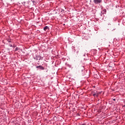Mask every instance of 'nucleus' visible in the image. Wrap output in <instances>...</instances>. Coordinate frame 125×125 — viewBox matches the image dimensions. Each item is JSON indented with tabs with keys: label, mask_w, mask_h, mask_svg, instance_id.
I'll return each instance as SVG.
<instances>
[{
	"label": "nucleus",
	"mask_w": 125,
	"mask_h": 125,
	"mask_svg": "<svg viewBox=\"0 0 125 125\" xmlns=\"http://www.w3.org/2000/svg\"><path fill=\"white\" fill-rule=\"evenodd\" d=\"M91 94L92 95H93V96H94V97L96 98H97L98 97V95H99V94H98L97 92H92Z\"/></svg>",
	"instance_id": "nucleus-1"
},
{
	"label": "nucleus",
	"mask_w": 125,
	"mask_h": 125,
	"mask_svg": "<svg viewBox=\"0 0 125 125\" xmlns=\"http://www.w3.org/2000/svg\"><path fill=\"white\" fill-rule=\"evenodd\" d=\"M95 4H99L102 2V0H93Z\"/></svg>",
	"instance_id": "nucleus-2"
},
{
	"label": "nucleus",
	"mask_w": 125,
	"mask_h": 125,
	"mask_svg": "<svg viewBox=\"0 0 125 125\" xmlns=\"http://www.w3.org/2000/svg\"><path fill=\"white\" fill-rule=\"evenodd\" d=\"M36 68H39V69H40L41 70H44V67H43L42 66V65H39L36 66Z\"/></svg>",
	"instance_id": "nucleus-3"
},
{
	"label": "nucleus",
	"mask_w": 125,
	"mask_h": 125,
	"mask_svg": "<svg viewBox=\"0 0 125 125\" xmlns=\"http://www.w3.org/2000/svg\"><path fill=\"white\" fill-rule=\"evenodd\" d=\"M106 12H107L106 9H104L101 11V13H102V14H106Z\"/></svg>",
	"instance_id": "nucleus-4"
},
{
	"label": "nucleus",
	"mask_w": 125,
	"mask_h": 125,
	"mask_svg": "<svg viewBox=\"0 0 125 125\" xmlns=\"http://www.w3.org/2000/svg\"><path fill=\"white\" fill-rule=\"evenodd\" d=\"M48 29H49V28L47 26H46L43 28L44 31H46Z\"/></svg>",
	"instance_id": "nucleus-5"
},
{
	"label": "nucleus",
	"mask_w": 125,
	"mask_h": 125,
	"mask_svg": "<svg viewBox=\"0 0 125 125\" xmlns=\"http://www.w3.org/2000/svg\"><path fill=\"white\" fill-rule=\"evenodd\" d=\"M17 50H18V48H16V49H15V51H17Z\"/></svg>",
	"instance_id": "nucleus-6"
},
{
	"label": "nucleus",
	"mask_w": 125,
	"mask_h": 125,
	"mask_svg": "<svg viewBox=\"0 0 125 125\" xmlns=\"http://www.w3.org/2000/svg\"><path fill=\"white\" fill-rule=\"evenodd\" d=\"M32 2H33L34 4H36L35 1H32Z\"/></svg>",
	"instance_id": "nucleus-7"
},
{
	"label": "nucleus",
	"mask_w": 125,
	"mask_h": 125,
	"mask_svg": "<svg viewBox=\"0 0 125 125\" xmlns=\"http://www.w3.org/2000/svg\"><path fill=\"white\" fill-rule=\"evenodd\" d=\"M75 53H76V54H77V55H78V53H79V51L75 52Z\"/></svg>",
	"instance_id": "nucleus-8"
},
{
	"label": "nucleus",
	"mask_w": 125,
	"mask_h": 125,
	"mask_svg": "<svg viewBox=\"0 0 125 125\" xmlns=\"http://www.w3.org/2000/svg\"><path fill=\"white\" fill-rule=\"evenodd\" d=\"M8 42H11V41L9 40H8Z\"/></svg>",
	"instance_id": "nucleus-9"
},
{
	"label": "nucleus",
	"mask_w": 125,
	"mask_h": 125,
	"mask_svg": "<svg viewBox=\"0 0 125 125\" xmlns=\"http://www.w3.org/2000/svg\"><path fill=\"white\" fill-rule=\"evenodd\" d=\"M9 46H10V47H12V44H9Z\"/></svg>",
	"instance_id": "nucleus-10"
},
{
	"label": "nucleus",
	"mask_w": 125,
	"mask_h": 125,
	"mask_svg": "<svg viewBox=\"0 0 125 125\" xmlns=\"http://www.w3.org/2000/svg\"><path fill=\"white\" fill-rule=\"evenodd\" d=\"M113 101H116V99H113Z\"/></svg>",
	"instance_id": "nucleus-11"
},
{
	"label": "nucleus",
	"mask_w": 125,
	"mask_h": 125,
	"mask_svg": "<svg viewBox=\"0 0 125 125\" xmlns=\"http://www.w3.org/2000/svg\"><path fill=\"white\" fill-rule=\"evenodd\" d=\"M82 68H83V69H84V67H82Z\"/></svg>",
	"instance_id": "nucleus-12"
}]
</instances>
